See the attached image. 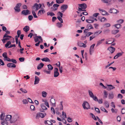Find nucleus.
Here are the masks:
<instances>
[{"label":"nucleus","instance_id":"obj_45","mask_svg":"<svg viewBox=\"0 0 125 125\" xmlns=\"http://www.w3.org/2000/svg\"><path fill=\"white\" fill-rule=\"evenodd\" d=\"M117 12H118V11H117V10L115 9H112V12H110V13H116Z\"/></svg>","mask_w":125,"mask_h":125},{"label":"nucleus","instance_id":"obj_12","mask_svg":"<svg viewBox=\"0 0 125 125\" xmlns=\"http://www.w3.org/2000/svg\"><path fill=\"white\" fill-rule=\"evenodd\" d=\"M78 45L80 47H82L84 48H85L87 46L85 44L81 42H78Z\"/></svg>","mask_w":125,"mask_h":125},{"label":"nucleus","instance_id":"obj_18","mask_svg":"<svg viewBox=\"0 0 125 125\" xmlns=\"http://www.w3.org/2000/svg\"><path fill=\"white\" fill-rule=\"evenodd\" d=\"M39 81L40 79L37 76H35L34 84H38L39 83Z\"/></svg>","mask_w":125,"mask_h":125},{"label":"nucleus","instance_id":"obj_14","mask_svg":"<svg viewBox=\"0 0 125 125\" xmlns=\"http://www.w3.org/2000/svg\"><path fill=\"white\" fill-rule=\"evenodd\" d=\"M108 50H109L110 52L112 53L115 51V49L113 47L111 46L108 48Z\"/></svg>","mask_w":125,"mask_h":125},{"label":"nucleus","instance_id":"obj_42","mask_svg":"<svg viewBox=\"0 0 125 125\" xmlns=\"http://www.w3.org/2000/svg\"><path fill=\"white\" fill-rule=\"evenodd\" d=\"M90 115L92 116L93 118L95 120H97V119L93 113H90Z\"/></svg>","mask_w":125,"mask_h":125},{"label":"nucleus","instance_id":"obj_5","mask_svg":"<svg viewBox=\"0 0 125 125\" xmlns=\"http://www.w3.org/2000/svg\"><path fill=\"white\" fill-rule=\"evenodd\" d=\"M21 4L20 3L17 4L16 6L14 8V9L17 12H19L20 11V7L21 6Z\"/></svg>","mask_w":125,"mask_h":125},{"label":"nucleus","instance_id":"obj_21","mask_svg":"<svg viewBox=\"0 0 125 125\" xmlns=\"http://www.w3.org/2000/svg\"><path fill=\"white\" fill-rule=\"evenodd\" d=\"M122 53L119 52L117 53L116 55L114 57V59H117L118 57L122 56Z\"/></svg>","mask_w":125,"mask_h":125},{"label":"nucleus","instance_id":"obj_60","mask_svg":"<svg viewBox=\"0 0 125 125\" xmlns=\"http://www.w3.org/2000/svg\"><path fill=\"white\" fill-rule=\"evenodd\" d=\"M117 98H118L122 99V98L123 96L121 94H119L117 95Z\"/></svg>","mask_w":125,"mask_h":125},{"label":"nucleus","instance_id":"obj_13","mask_svg":"<svg viewBox=\"0 0 125 125\" xmlns=\"http://www.w3.org/2000/svg\"><path fill=\"white\" fill-rule=\"evenodd\" d=\"M11 119L12 116L10 115H8L6 116L5 120L7 121H10Z\"/></svg>","mask_w":125,"mask_h":125},{"label":"nucleus","instance_id":"obj_63","mask_svg":"<svg viewBox=\"0 0 125 125\" xmlns=\"http://www.w3.org/2000/svg\"><path fill=\"white\" fill-rule=\"evenodd\" d=\"M67 120L69 122H71L72 121V120L70 117H69L67 118Z\"/></svg>","mask_w":125,"mask_h":125},{"label":"nucleus","instance_id":"obj_34","mask_svg":"<svg viewBox=\"0 0 125 125\" xmlns=\"http://www.w3.org/2000/svg\"><path fill=\"white\" fill-rule=\"evenodd\" d=\"M62 102V101L60 102L59 104V108L60 110H63Z\"/></svg>","mask_w":125,"mask_h":125},{"label":"nucleus","instance_id":"obj_27","mask_svg":"<svg viewBox=\"0 0 125 125\" xmlns=\"http://www.w3.org/2000/svg\"><path fill=\"white\" fill-rule=\"evenodd\" d=\"M45 12L44 10H40L38 12V14L39 15V14H40L41 15L42 14L44 13Z\"/></svg>","mask_w":125,"mask_h":125},{"label":"nucleus","instance_id":"obj_50","mask_svg":"<svg viewBox=\"0 0 125 125\" xmlns=\"http://www.w3.org/2000/svg\"><path fill=\"white\" fill-rule=\"evenodd\" d=\"M30 108L32 111H33L35 110V107L33 105H31L30 106Z\"/></svg>","mask_w":125,"mask_h":125},{"label":"nucleus","instance_id":"obj_43","mask_svg":"<svg viewBox=\"0 0 125 125\" xmlns=\"http://www.w3.org/2000/svg\"><path fill=\"white\" fill-rule=\"evenodd\" d=\"M32 12L33 15V17L34 18H37L38 17L37 16L36 14V13L35 12L34 10H32Z\"/></svg>","mask_w":125,"mask_h":125},{"label":"nucleus","instance_id":"obj_9","mask_svg":"<svg viewBox=\"0 0 125 125\" xmlns=\"http://www.w3.org/2000/svg\"><path fill=\"white\" fill-rule=\"evenodd\" d=\"M42 6V5L41 4H38L37 3L34 4L33 6V9H35L36 8V10H37L39 9Z\"/></svg>","mask_w":125,"mask_h":125},{"label":"nucleus","instance_id":"obj_40","mask_svg":"<svg viewBox=\"0 0 125 125\" xmlns=\"http://www.w3.org/2000/svg\"><path fill=\"white\" fill-rule=\"evenodd\" d=\"M47 14L48 16L50 15L51 16L55 15L52 12H48L47 13Z\"/></svg>","mask_w":125,"mask_h":125},{"label":"nucleus","instance_id":"obj_48","mask_svg":"<svg viewBox=\"0 0 125 125\" xmlns=\"http://www.w3.org/2000/svg\"><path fill=\"white\" fill-rule=\"evenodd\" d=\"M51 111L52 113V114L53 115H54L55 114V111L54 110V108L53 107H51Z\"/></svg>","mask_w":125,"mask_h":125},{"label":"nucleus","instance_id":"obj_25","mask_svg":"<svg viewBox=\"0 0 125 125\" xmlns=\"http://www.w3.org/2000/svg\"><path fill=\"white\" fill-rule=\"evenodd\" d=\"M41 60L42 61H45V62H49L50 61L49 59L47 57L41 59Z\"/></svg>","mask_w":125,"mask_h":125},{"label":"nucleus","instance_id":"obj_1","mask_svg":"<svg viewBox=\"0 0 125 125\" xmlns=\"http://www.w3.org/2000/svg\"><path fill=\"white\" fill-rule=\"evenodd\" d=\"M19 118V116L17 114H15L12 116L11 120L10 121V123H15L18 120Z\"/></svg>","mask_w":125,"mask_h":125},{"label":"nucleus","instance_id":"obj_57","mask_svg":"<svg viewBox=\"0 0 125 125\" xmlns=\"http://www.w3.org/2000/svg\"><path fill=\"white\" fill-rule=\"evenodd\" d=\"M5 64L3 61L1 59H0V65H1L2 66L4 65Z\"/></svg>","mask_w":125,"mask_h":125},{"label":"nucleus","instance_id":"obj_47","mask_svg":"<svg viewBox=\"0 0 125 125\" xmlns=\"http://www.w3.org/2000/svg\"><path fill=\"white\" fill-rule=\"evenodd\" d=\"M100 109L102 110V111H104L106 113H108V111L106 110V109L103 107H101L100 108Z\"/></svg>","mask_w":125,"mask_h":125},{"label":"nucleus","instance_id":"obj_17","mask_svg":"<svg viewBox=\"0 0 125 125\" xmlns=\"http://www.w3.org/2000/svg\"><path fill=\"white\" fill-rule=\"evenodd\" d=\"M108 87V88L107 89V90H111L115 88V87L113 86L112 85L108 84L107 85Z\"/></svg>","mask_w":125,"mask_h":125},{"label":"nucleus","instance_id":"obj_7","mask_svg":"<svg viewBox=\"0 0 125 125\" xmlns=\"http://www.w3.org/2000/svg\"><path fill=\"white\" fill-rule=\"evenodd\" d=\"M68 8V6L67 5L63 4L61 7V9L62 10L61 12L63 13Z\"/></svg>","mask_w":125,"mask_h":125},{"label":"nucleus","instance_id":"obj_8","mask_svg":"<svg viewBox=\"0 0 125 125\" xmlns=\"http://www.w3.org/2000/svg\"><path fill=\"white\" fill-rule=\"evenodd\" d=\"M58 69L57 68H55L54 69V76L56 77H57L59 75V73L58 72Z\"/></svg>","mask_w":125,"mask_h":125},{"label":"nucleus","instance_id":"obj_16","mask_svg":"<svg viewBox=\"0 0 125 125\" xmlns=\"http://www.w3.org/2000/svg\"><path fill=\"white\" fill-rule=\"evenodd\" d=\"M7 66L9 67H14L15 68L16 67V65L12 63H9L7 64Z\"/></svg>","mask_w":125,"mask_h":125},{"label":"nucleus","instance_id":"obj_31","mask_svg":"<svg viewBox=\"0 0 125 125\" xmlns=\"http://www.w3.org/2000/svg\"><path fill=\"white\" fill-rule=\"evenodd\" d=\"M88 93L90 96L92 98H93L94 97V95L93 93L90 90H89L88 91Z\"/></svg>","mask_w":125,"mask_h":125},{"label":"nucleus","instance_id":"obj_22","mask_svg":"<svg viewBox=\"0 0 125 125\" xmlns=\"http://www.w3.org/2000/svg\"><path fill=\"white\" fill-rule=\"evenodd\" d=\"M44 65V64L42 63L41 62L39 64L37 67V68L38 70L41 69Z\"/></svg>","mask_w":125,"mask_h":125},{"label":"nucleus","instance_id":"obj_46","mask_svg":"<svg viewBox=\"0 0 125 125\" xmlns=\"http://www.w3.org/2000/svg\"><path fill=\"white\" fill-rule=\"evenodd\" d=\"M2 56L4 57L5 58H7V53L6 52H4L2 54Z\"/></svg>","mask_w":125,"mask_h":125},{"label":"nucleus","instance_id":"obj_52","mask_svg":"<svg viewBox=\"0 0 125 125\" xmlns=\"http://www.w3.org/2000/svg\"><path fill=\"white\" fill-rule=\"evenodd\" d=\"M42 96L43 97H45L46 96L47 94V93L44 91L42 92Z\"/></svg>","mask_w":125,"mask_h":125},{"label":"nucleus","instance_id":"obj_53","mask_svg":"<svg viewBox=\"0 0 125 125\" xmlns=\"http://www.w3.org/2000/svg\"><path fill=\"white\" fill-rule=\"evenodd\" d=\"M104 104L106 108H108L109 107V104L108 102L106 101L104 103Z\"/></svg>","mask_w":125,"mask_h":125},{"label":"nucleus","instance_id":"obj_24","mask_svg":"<svg viewBox=\"0 0 125 125\" xmlns=\"http://www.w3.org/2000/svg\"><path fill=\"white\" fill-rule=\"evenodd\" d=\"M105 40L104 39H101V40L98 41L97 42V43L96 45V46H98L99 45L102 43V41H104Z\"/></svg>","mask_w":125,"mask_h":125},{"label":"nucleus","instance_id":"obj_36","mask_svg":"<svg viewBox=\"0 0 125 125\" xmlns=\"http://www.w3.org/2000/svg\"><path fill=\"white\" fill-rule=\"evenodd\" d=\"M102 2L105 3H108L109 4H110V3H109V2H110L111 1V0H101Z\"/></svg>","mask_w":125,"mask_h":125},{"label":"nucleus","instance_id":"obj_2","mask_svg":"<svg viewBox=\"0 0 125 125\" xmlns=\"http://www.w3.org/2000/svg\"><path fill=\"white\" fill-rule=\"evenodd\" d=\"M81 8H79L78 10L79 11H85L86 10H83L82 9H85L87 8L86 4L84 3L82 4H79L78 5Z\"/></svg>","mask_w":125,"mask_h":125},{"label":"nucleus","instance_id":"obj_11","mask_svg":"<svg viewBox=\"0 0 125 125\" xmlns=\"http://www.w3.org/2000/svg\"><path fill=\"white\" fill-rule=\"evenodd\" d=\"M50 102L51 103L52 106L53 107L56 106V103L55 99L52 98H51L50 100Z\"/></svg>","mask_w":125,"mask_h":125},{"label":"nucleus","instance_id":"obj_51","mask_svg":"<svg viewBox=\"0 0 125 125\" xmlns=\"http://www.w3.org/2000/svg\"><path fill=\"white\" fill-rule=\"evenodd\" d=\"M57 14H58L59 16H60V17L61 18H62L63 14L61 12L59 11L57 13Z\"/></svg>","mask_w":125,"mask_h":125},{"label":"nucleus","instance_id":"obj_6","mask_svg":"<svg viewBox=\"0 0 125 125\" xmlns=\"http://www.w3.org/2000/svg\"><path fill=\"white\" fill-rule=\"evenodd\" d=\"M35 35L36 36V37H34V40L35 42H36L38 41V39L40 40L42 42L43 40L42 37L41 36H37V35L36 34H35Z\"/></svg>","mask_w":125,"mask_h":125},{"label":"nucleus","instance_id":"obj_19","mask_svg":"<svg viewBox=\"0 0 125 125\" xmlns=\"http://www.w3.org/2000/svg\"><path fill=\"white\" fill-rule=\"evenodd\" d=\"M95 45V44H94L92 45L90 47V48L89 49V52L90 53V55L92 54L91 52L93 51V49H94V48Z\"/></svg>","mask_w":125,"mask_h":125},{"label":"nucleus","instance_id":"obj_29","mask_svg":"<svg viewBox=\"0 0 125 125\" xmlns=\"http://www.w3.org/2000/svg\"><path fill=\"white\" fill-rule=\"evenodd\" d=\"M41 107L42 109L43 110H47V109L43 104H41Z\"/></svg>","mask_w":125,"mask_h":125},{"label":"nucleus","instance_id":"obj_55","mask_svg":"<svg viewBox=\"0 0 125 125\" xmlns=\"http://www.w3.org/2000/svg\"><path fill=\"white\" fill-rule=\"evenodd\" d=\"M60 22H58L57 24V26L59 28H60L62 26V24Z\"/></svg>","mask_w":125,"mask_h":125},{"label":"nucleus","instance_id":"obj_44","mask_svg":"<svg viewBox=\"0 0 125 125\" xmlns=\"http://www.w3.org/2000/svg\"><path fill=\"white\" fill-rule=\"evenodd\" d=\"M20 89L23 93H27V91L25 89H23L22 88H20Z\"/></svg>","mask_w":125,"mask_h":125},{"label":"nucleus","instance_id":"obj_30","mask_svg":"<svg viewBox=\"0 0 125 125\" xmlns=\"http://www.w3.org/2000/svg\"><path fill=\"white\" fill-rule=\"evenodd\" d=\"M119 31V30H113L112 31V33L114 34H115L118 33Z\"/></svg>","mask_w":125,"mask_h":125},{"label":"nucleus","instance_id":"obj_64","mask_svg":"<svg viewBox=\"0 0 125 125\" xmlns=\"http://www.w3.org/2000/svg\"><path fill=\"white\" fill-rule=\"evenodd\" d=\"M93 99L96 101H98V99L97 97L95 96H94L93 97V98H92Z\"/></svg>","mask_w":125,"mask_h":125},{"label":"nucleus","instance_id":"obj_23","mask_svg":"<svg viewBox=\"0 0 125 125\" xmlns=\"http://www.w3.org/2000/svg\"><path fill=\"white\" fill-rule=\"evenodd\" d=\"M29 30V26H26L23 28V31L25 32H27Z\"/></svg>","mask_w":125,"mask_h":125},{"label":"nucleus","instance_id":"obj_28","mask_svg":"<svg viewBox=\"0 0 125 125\" xmlns=\"http://www.w3.org/2000/svg\"><path fill=\"white\" fill-rule=\"evenodd\" d=\"M85 30H84V33H86V36L87 37H88L90 35L92 34H93V33L90 32H86L85 31Z\"/></svg>","mask_w":125,"mask_h":125},{"label":"nucleus","instance_id":"obj_37","mask_svg":"<svg viewBox=\"0 0 125 125\" xmlns=\"http://www.w3.org/2000/svg\"><path fill=\"white\" fill-rule=\"evenodd\" d=\"M47 67L49 70H52L53 68V67L50 64L48 65Z\"/></svg>","mask_w":125,"mask_h":125},{"label":"nucleus","instance_id":"obj_20","mask_svg":"<svg viewBox=\"0 0 125 125\" xmlns=\"http://www.w3.org/2000/svg\"><path fill=\"white\" fill-rule=\"evenodd\" d=\"M87 27L88 28L87 29H85V30H87L89 31V30L93 29V27L92 25L91 24H88L87 25Z\"/></svg>","mask_w":125,"mask_h":125},{"label":"nucleus","instance_id":"obj_62","mask_svg":"<svg viewBox=\"0 0 125 125\" xmlns=\"http://www.w3.org/2000/svg\"><path fill=\"white\" fill-rule=\"evenodd\" d=\"M19 61L21 62H23L25 60L24 58L23 57L20 58H19Z\"/></svg>","mask_w":125,"mask_h":125},{"label":"nucleus","instance_id":"obj_56","mask_svg":"<svg viewBox=\"0 0 125 125\" xmlns=\"http://www.w3.org/2000/svg\"><path fill=\"white\" fill-rule=\"evenodd\" d=\"M117 22L119 24H121L122 23L124 22V20L122 19H120L119 20L117 21Z\"/></svg>","mask_w":125,"mask_h":125},{"label":"nucleus","instance_id":"obj_15","mask_svg":"<svg viewBox=\"0 0 125 125\" xmlns=\"http://www.w3.org/2000/svg\"><path fill=\"white\" fill-rule=\"evenodd\" d=\"M99 11H101L102 12H101V14L103 15H108V13L106 11H105L104 10L99 9Z\"/></svg>","mask_w":125,"mask_h":125},{"label":"nucleus","instance_id":"obj_59","mask_svg":"<svg viewBox=\"0 0 125 125\" xmlns=\"http://www.w3.org/2000/svg\"><path fill=\"white\" fill-rule=\"evenodd\" d=\"M33 18V16L32 15H29L28 16V18L30 21Z\"/></svg>","mask_w":125,"mask_h":125},{"label":"nucleus","instance_id":"obj_4","mask_svg":"<svg viewBox=\"0 0 125 125\" xmlns=\"http://www.w3.org/2000/svg\"><path fill=\"white\" fill-rule=\"evenodd\" d=\"M46 113L44 114L39 113H37L36 115V119H38L40 117H41L42 118H44L45 115H46Z\"/></svg>","mask_w":125,"mask_h":125},{"label":"nucleus","instance_id":"obj_10","mask_svg":"<svg viewBox=\"0 0 125 125\" xmlns=\"http://www.w3.org/2000/svg\"><path fill=\"white\" fill-rule=\"evenodd\" d=\"M30 12L28 10H24L22 11L21 14L24 15H26L30 14Z\"/></svg>","mask_w":125,"mask_h":125},{"label":"nucleus","instance_id":"obj_61","mask_svg":"<svg viewBox=\"0 0 125 125\" xmlns=\"http://www.w3.org/2000/svg\"><path fill=\"white\" fill-rule=\"evenodd\" d=\"M95 110L96 111V112L98 114H100V112L99 108H95Z\"/></svg>","mask_w":125,"mask_h":125},{"label":"nucleus","instance_id":"obj_35","mask_svg":"<svg viewBox=\"0 0 125 125\" xmlns=\"http://www.w3.org/2000/svg\"><path fill=\"white\" fill-rule=\"evenodd\" d=\"M111 39L112 40H113V41H112V42H110V43H108L110 41L109 40H108L106 41V43L107 44H111L113 42H114L115 41V39L114 38H111Z\"/></svg>","mask_w":125,"mask_h":125},{"label":"nucleus","instance_id":"obj_39","mask_svg":"<svg viewBox=\"0 0 125 125\" xmlns=\"http://www.w3.org/2000/svg\"><path fill=\"white\" fill-rule=\"evenodd\" d=\"M114 26L116 28L118 29L121 27V25L119 24H116L114 25Z\"/></svg>","mask_w":125,"mask_h":125},{"label":"nucleus","instance_id":"obj_58","mask_svg":"<svg viewBox=\"0 0 125 125\" xmlns=\"http://www.w3.org/2000/svg\"><path fill=\"white\" fill-rule=\"evenodd\" d=\"M44 72L47 74H50L51 73V71L50 70L48 71L47 70H44Z\"/></svg>","mask_w":125,"mask_h":125},{"label":"nucleus","instance_id":"obj_54","mask_svg":"<svg viewBox=\"0 0 125 125\" xmlns=\"http://www.w3.org/2000/svg\"><path fill=\"white\" fill-rule=\"evenodd\" d=\"M62 18L60 17V16H58L57 17V18L61 22V23H63L62 20Z\"/></svg>","mask_w":125,"mask_h":125},{"label":"nucleus","instance_id":"obj_38","mask_svg":"<svg viewBox=\"0 0 125 125\" xmlns=\"http://www.w3.org/2000/svg\"><path fill=\"white\" fill-rule=\"evenodd\" d=\"M114 97V94L113 93L109 94V99H112Z\"/></svg>","mask_w":125,"mask_h":125},{"label":"nucleus","instance_id":"obj_49","mask_svg":"<svg viewBox=\"0 0 125 125\" xmlns=\"http://www.w3.org/2000/svg\"><path fill=\"white\" fill-rule=\"evenodd\" d=\"M11 43L10 41H8L7 43L5 44V46L7 48L10 44H11Z\"/></svg>","mask_w":125,"mask_h":125},{"label":"nucleus","instance_id":"obj_26","mask_svg":"<svg viewBox=\"0 0 125 125\" xmlns=\"http://www.w3.org/2000/svg\"><path fill=\"white\" fill-rule=\"evenodd\" d=\"M5 116V114L4 113H2L0 115V119L2 121L4 120Z\"/></svg>","mask_w":125,"mask_h":125},{"label":"nucleus","instance_id":"obj_33","mask_svg":"<svg viewBox=\"0 0 125 125\" xmlns=\"http://www.w3.org/2000/svg\"><path fill=\"white\" fill-rule=\"evenodd\" d=\"M85 20L87 22L89 23H93L94 21V20H91L89 19H86Z\"/></svg>","mask_w":125,"mask_h":125},{"label":"nucleus","instance_id":"obj_32","mask_svg":"<svg viewBox=\"0 0 125 125\" xmlns=\"http://www.w3.org/2000/svg\"><path fill=\"white\" fill-rule=\"evenodd\" d=\"M7 121L5 120H2L1 121V124L2 125H7Z\"/></svg>","mask_w":125,"mask_h":125},{"label":"nucleus","instance_id":"obj_3","mask_svg":"<svg viewBox=\"0 0 125 125\" xmlns=\"http://www.w3.org/2000/svg\"><path fill=\"white\" fill-rule=\"evenodd\" d=\"M82 106L84 109H88L90 108V106L89 103L86 101H84L82 104Z\"/></svg>","mask_w":125,"mask_h":125},{"label":"nucleus","instance_id":"obj_41","mask_svg":"<svg viewBox=\"0 0 125 125\" xmlns=\"http://www.w3.org/2000/svg\"><path fill=\"white\" fill-rule=\"evenodd\" d=\"M104 97L105 98H107L108 94L107 92L105 90H104Z\"/></svg>","mask_w":125,"mask_h":125}]
</instances>
